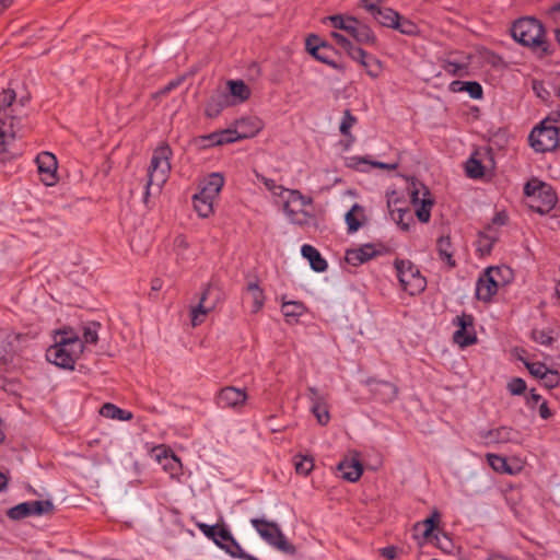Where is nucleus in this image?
<instances>
[{
	"mask_svg": "<svg viewBox=\"0 0 560 560\" xmlns=\"http://www.w3.org/2000/svg\"><path fill=\"white\" fill-rule=\"evenodd\" d=\"M245 299L252 304V313L259 312L265 304V294L256 281L248 282L245 289Z\"/></svg>",
	"mask_w": 560,
	"mask_h": 560,
	"instance_id": "obj_24",
	"label": "nucleus"
},
{
	"mask_svg": "<svg viewBox=\"0 0 560 560\" xmlns=\"http://www.w3.org/2000/svg\"><path fill=\"white\" fill-rule=\"evenodd\" d=\"M464 92L468 93L474 100L481 98L483 94L482 86L476 81L466 82Z\"/></svg>",
	"mask_w": 560,
	"mask_h": 560,
	"instance_id": "obj_53",
	"label": "nucleus"
},
{
	"mask_svg": "<svg viewBox=\"0 0 560 560\" xmlns=\"http://www.w3.org/2000/svg\"><path fill=\"white\" fill-rule=\"evenodd\" d=\"M224 176L219 172H213L202 178L198 184V190L214 199L219 198L220 191L224 186Z\"/></svg>",
	"mask_w": 560,
	"mask_h": 560,
	"instance_id": "obj_22",
	"label": "nucleus"
},
{
	"mask_svg": "<svg viewBox=\"0 0 560 560\" xmlns=\"http://www.w3.org/2000/svg\"><path fill=\"white\" fill-rule=\"evenodd\" d=\"M538 410H539V416L547 420L549 419L551 416H552V412L551 410L549 409L548 407V404L546 400H542L540 404H539V407H538Z\"/></svg>",
	"mask_w": 560,
	"mask_h": 560,
	"instance_id": "obj_63",
	"label": "nucleus"
},
{
	"mask_svg": "<svg viewBox=\"0 0 560 560\" xmlns=\"http://www.w3.org/2000/svg\"><path fill=\"white\" fill-rule=\"evenodd\" d=\"M233 539H234V537L231 534L230 529L228 527H225V526H221L218 529V535H217V538L214 539V544L220 549H222V546H224V544H228V542H230Z\"/></svg>",
	"mask_w": 560,
	"mask_h": 560,
	"instance_id": "obj_50",
	"label": "nucleus"
},
{
	"mask_svg": "<svg viewBox=\"0 0 560 560\" xmlns=\"http://www.w3.org/2000/svg\"><path fill=\"white\" fill-rule=\"evenodd\" d=\"M487 462L489 466L497 472L513 475L514 470L509 466L505 457L497 454H487Z\"/></svg>",
	"mask_w": 560,
	"mask_h": 560,
	"instance_id": "obj_37",
	"label": "nucleus"
},
{
	"mask_svg": "<svg viewBox=\"0 0 560 560\" xmlns=\"http://www.w3.org/2000/svg\"><path fill=\"white\" fill-rule=\"evenodd\" d=\"M329 46L324 42H319L318 37L313 36L306 39V50L314 56L316 59L330 63L328 56H322V50H328Z\"/></svg>",
	"mask_w": 560,
	"mask_h": 560,
	"instance_id": "obj_34",
	"label": "nucleus"
},
{
	"mask_svg": "<svg viewBox=\"0 0 560 560\" xmlns=\"http://www.w3.org/2000/svg\"><path fill=\"white\" fill-rule=\"evenodd\" d=\"M248 399L247 392L235 386L221 388L214 398L215 405L221 409H231L241 412Z\"/></svg>",
	"mask_w": 560,
	"mask_h": 560,
	"instance_id": "obj_13",
	"label": "nucleus"
},
{
	"mask_svg": "<svg viewBox=\"0 0 560 560\" xmlns=\"http://www.w3.org/2000/svg\"><path fill=\"white\" fill-rule=\"evenodd\" d=\"M394 30L408 36L418 34V26L412 21L405 19L401 15H399L398 22L396 23Z\"/></svg>",
	"mask_w": 560,
	"mask_h": 560,
	"instance_id": "obj_44",
	"label": "nucleus"
},
{
	"mask_svg": "<svg viewBox=\"0 0 560 560\" xmlns=\"http://www.w3.org/2000/svg\"><path fill=\"white\" fill-rule=\"evenodd\" d=\"M294 466L296 474L307 476L314 468V460L310 456L299 455L294 457Z\"/></svg>",
	"mask_w": 560,
	"mask_h": 560,
	"instance_id": "obj_42",
	"label": "nucleus"
},
{
	"mask_svg": "<svg viewBox=\"0 0 560 560\" xmlns=\"http://www.w3.org/2000/svg\"><path fill=\"white\" fill-rule=\"evenodd\" d=\"M83 352V343L72 329L57 331L55 343L46 351V359L56 366L72 370Z\"/></svg>",
	"mask_w": 560,
	"mask_h": 560,
	"instance_id": "obj_1",
	"label": "nucleus"
},
{
	"mask_svg": "<svg viewBox=\"0 0 560 560\" xmlns=\"http://www.w3.org/2000/svg\"><path fill=\"white\" fill-rule=\"evenodd\" d=\"M524 192L527 206L537 213H548L557 203V196L552 188L537 179L529 180L524 187Z\"/></svg>",
	"mask_w": 560,
	"mask_h": 560,
	"instance_id": "obj_6",
	"label": "nucleus"
},
{
	"mask_svg": "<svg viewBox=\"0 0 560 560\" xmlns=\"http://www.w3.org/2000/svg\"><path fill=\"white\" fill-rule=\"evenodd\" d=\"M378 254L380 252L373 244H363L359 247L347 249L345 258L349 265L357 267L371 260Z\"/></svg>",
	"mask_w": 560,
	"mask_h": 560,
	"instance_id": "obj_21",
	"label": "nucleus"
},
{
	"mask_svg": "<svg viewBox=\"0 0 560 560\" xmlns=\"http://www.w3.org/2000/svg\"><path fill=\"white\" fill-rule=\"evenodd\" d=\"M559 130L557 127L547 126L540 122L529 133V142L537 152H547L553 150L558 145Z\"/></svg>",
	"mask_w": 560,
	"mask_h": 560,
	"instance_id": "obj_12",
	"label": "nucleus"
},
{
	"mask_svg": "<svg viewBox=\"0 0 560 560\" xmlns=\"http://www.w3.org/2000/svg\"><path fill=\"white\" fill-rule=\"evenodd\" d=\"M187 248V238L184 235L176 236L174 240V249L176 250L177 255H183Z\"/></svg>",
	"mask_w": 560,
	"mask_h": 560,
	"instance_id": "obj_59",
	"label": "nucleus"
},
{
	"mask_svg": "<svg viewBox=\"0 0 560 560\" xmlns=\"http://www.w3.org/2000/svg\"><path fill=\"white\" fill-rule=\"evenodd\" d=\"M217 199L211 196L205 195L198 190L192 196V206L198 217L206 219L213 214L214 212V202Z\"/></svg>",
	"mask_w": 560,
	"mask_h": 560,
	"instance_id": "obj_23",
	"label": "nucleus"
},
{
	"mask_svg": "<svg viewBox=\"0 0 560 560\" xmlns=\"http://www.w3.org/2000/svg\"><path fill=\"white\" fill-rule=\"evenodd\" d=\"M359 44L373 45L376 36L370 26L359 22L355 33L352 37Z\"/></svg>",
	"mask_w": 560,
	"mask_h": 560,
	"instance_id": "obj_38",
	"label": "nucleus"
},
{
	"mask_svg": "<svg viewBox=\"0 0 560 560\" xmlns=\"http://www.w3.org/2000/svg\"><path fill=\"white\" fill-rule=\"evenodd\" d=\"M361 164H370L374 167H378V168H385V170H395L397 167V163H383V162H378V161H368L366 159L364 158H360V156H351L348 159V163L347 165L350 166V167H353L355 170H362L361 168Z\"/></svg>",
	"mask_w": 560,
	"mask_h": 560,
	"instance_id": "obj_40",
	"label": "nucleus"
},
{
	"mask_svg": "<svg viewBox=\"0 0 560 560\" xmlns=\"http://www.w3.org/2000/svg\"><path fill=\"white\" fill-rule=\"evenodd\" d=\"M440 521H441V515L435 510L431 513V515L428 518L423 520L422 522L416 523L413 528L416 532H421L422 537L424 539H428L432 535V533L434 532L436 526L439 525Z\"/></svg>",
	"mask_w": 560,
	"mask_h": 560,
	"instance_id": "obj_31",
	"label": "nucleus"
},
{
	"mask_svg": "<svg viewBox=\"0 0 560 560\" xmlns=\"http://www.w3.org/2000/svg\"><path fill=\"white\" fill-rule=\"evenodd\" d=\"M457 329L454 332L453 339L460 347L474 345L477 340L474 330V318L471 315L462 314L454 319Z\"/></svg>",
	"mask_w": 560,
	"mask_h": 560,
	"instance_id": "obj_15",
	"label": "nucleus"
},
{
	"mask_svg": "<svg viewBox=\"0 0 560 560\" xmlns=\"http://www.w3.org/2000/svg\"><path fill=\"white\" fill-rule=\"evenodd\" d=\"M374 19L383 26L395 28L398 22L399 13L390 8H376V10H368Z\"/></svg>",
	"mask_w": 560,
	"mask_h": 560,
	"instance_id": "obj_29",
	"label": "nucleus"
},
{
	"mask_svg": "<svg viewBox=\"0 0 560 560\" xmlns=\"http://www.w3.org/2000/svg\"><path fill=\"white\" fill-rule=\"evenodd\" d=\"M443 70L451 75H459L466 70V67L459 62L446 61L443 65Z\"/></svg>",
	"mask_w": 560,
	"mask_h": 560,
	"instance_id": "obj_58",
	"label": "nucleus"
},
{
	"mask_svg": "<svg viewBox=\"0 0 560 560\" xmlns=\"http://www.w3.org/2000/svg\"><path fill=\"white\" fill-rule=\"evenodd\" d=\"M487 444L514 443L520 444L522 441L521 433L511 427H500L488 430L481 434Z\"/></svg>",
	"mask_w": 560,
	"mask_h": 560,
	"instance_id": "obj_18",
	"label": "nucleus"
},
{
	"mask_svg": "<svg viewBox=\"0 0 560 560\" xmlns=\"http://www.w3.org/2000/svg\"><path fill=\"white\" fill-rule=\"evenodd\" d=\"M210 291H211V289L207 288L203 291L198 305L192 307V310H191L190 315H191V324H192L194 327L202 324L205 322V319H206V316L213 308V305H208L207 304V298L210 294Z\"/></svg>",
	"mask_w": 560,
	"mask_h": 560,
	"instance_id": "obj_25",
	"label": "nucleus"
},
{
	"mask_svg": "<svg viewBox=\"0 0 560 560\" xmlns=\"http://www.w3.org/2000/svg\"><path fill=\"white\" fill-rule=\"evenodd\" d=\"M98 328L100 324L92 322L83 327V339H81L82 343L86 345H96L98 341Z\"/></svg>",
	"mask_w": 560,
	"mask_h": 560,
	"instance_id": "obj_43",
	"label": "nucleus"
},
{
	"mask_svg": "<svg viewBox=\"0 0 560 560\" xmlns=\"http://www.w3.org/2000/svg\"><path fill=\"white\" fill-rule=\"evenodd\" d=\"M15 100L13 90L0 93V155L7 152V147L14 139V118L10 115V106Z\"/></svg>",
	"mask_w": 560,
	"mask_h": 560,
	"instance_id": "obj_10",
	"label": "nucleus"
},
{
	"mask_svg": "<svg viewBox=\"0 0 560 560\" xmlns=\"http://www.w3.org/2000/svg\"><path fill=\"white\" fill-rule=\"evenodd\" d=\"M328 21L334 28L341 30L351 37H353L360 22L357 19L347 15H331L328 18Z\"/></svg>",
	"mask_w": 560,
	"mask_h": 560,
	"instance_id": "obj_30",
	"label": "nucleus"
},
{
	"mask_svg": "<svg viewBox=\"0 0 560 560\" xmlns=\"http://www.w3.org/2000/svg\"><path fill=\"white\" fill-rule=\"evenodd\" d=\"M345 220L348 226V232H357L366 220L363 207H361L358 203H354L351 207V209L346 213Z\"/></svg>",
	"mask_w": 560,
	"mask_h": 560,
	"instance_id": "obj_26",
	"label": "nucleus"
},
{
	"mask_svg": "<svg viewBox=\"0 0 560 560\" xmlns=\"http://www.w3.org/2000/svg\"><path fill=\"white\" fill-rule=\"evenodd\" d=\"M540 381L547 388H556L560 384V373L557 370L549 369Z\"/></svg>",
	"mask_w": 560,
	"mask_h": 560,
	"instance_id": "obj_48",
	"label": "nucleus"
},
{
	"mask_svg": "<svg viewBox=\"0 0 560 560\" xmlns=\"http://www.w3.org/2000/svg\"><path fill=\"white\" fill-rule=\"evenodd\" d=\"M508 389L512 395H522L526 390V383L521 377H514L508 383Z\"/></svg>",
	"mask_w": 560,
	"mask_h": 560,
	"instance_id": "obj_51",
	"label": "nucleus"
},
{
	"mask_svg": "<svg viewBox=\"0 0 560 560\" xmlns=\"http://www.w3.org/2000/svg\"><path fill=\"white\" fill-rule=\"evenodd\" d=\"M532 337L535 342L542 346H550L553 341V338L550 336V334L545 330L535 329L533 330Z\"/></svg>",
	"mask_w": 560,
	"mask_h": 560,
	"instance_id": "obj_56",
	"label": "nucleus"
},
{
	"mask_svg": "<svg viewBox=\"0 0 560 560\" xmlns=\"http://www.w3.org/2000/svg\"><path fill=\"white\" fill-rule=\"evenodd\" d=\"M394 267L400 287L410 295H416L424 291L427 280L421 275L419 268L408 259H395Z\"/></svg>",
	"mask_w": 560,
	"mask_h": 560,
	"instance_id": "obj_9",
	"label": "nucleus"
},
{
	"mask_svg": "<svg viewBox=\"0 0 560 560\" xmlns=\"http://www.w3.org/2000/svg\"><path fill=\"white\" fill-rule=\"evenodd\" d=\"M541 122H544L547 126L557 127V130H560V107L558 112L551 113Z\"/></svg>",
	"mask_w": 560,
	"mask_h": 560,
	"instance_id": "obj_60",
	"label": "nucleus"
},
{
	"mask_svg": "<svg viewBox=\"0 0 560 560\" xmlns=\"http://www.w3.org/2000/svg\"><path fill=\"white\" fill-rule=\"evenodd\" d=\"M393 220L402 231H409L413 224L412 214L408 209L397 208L390 211Z\"/></svg>",
	"mask_w": 560,
	"mask_h": 560,
	"instance_id": "obj_36",
	"label": "nucleus"
},
{
	"mask_svg": "<svg viewBox=\"0 0 560 560\" xmlns=\"http://www.w3.org/2000/svg\"><path fill=\"white\" fill-rule=\"evenodd\" d=\"M465 83H466V82L457 81V80H456V81H453V82H451V84H450V91H451V92H454V93L464 92Z\"/></svg>",
	"mask_w": 560,
	"mask_h": 560,
	"instance_id": "obj_64",
	"label": "nucleus"
},
{
	"mask_svg": "<svg viewBox=\"0 0 560 560\" xmlns=\"http://www.w3.org/2000/svg\"><path fill=\"white\" fill-rule=\"evenodd\" d=\"M528 372L536 378L541 380L549 371V368L541 362H525Z\"/></svg>",
	"mask_w": 560,
	"mask_h": 560,
	"instance_id": "obj_47",
	"label": "nucleus"
},
{
	"mask_svg": "<svg viewBox=\"0 0 560 560\" xmlns=\"http://www.w3.org/2000/svg\"><path fill=\"white\" fill-rule=\"evenodd\" d=\"M349 57L357 61L365 69L366 74L372 79H377L383 72V62L373 55L368 54L360 47H354L349 54Z\"/></svg>",
	"mask_w": 560,
	"mask_h": 560,
	"instance_id": "obj_16",
	"label": "nucleus"
},
{
	"mask_svg": "<svg viewBox=\"0 0 560 560\" xmlns=\"http://www.w3.org/2000/svg\"><path fill=\"white\" fill-rule=\"evenodd\" d=\"M408 191L418 220L422 223L429 222L434 201L428 187L418 180H411L408 185Z\"/></svg>",
	"mask_w": 560,
	"mask_h": 560,
	"instance_id": "obj_11",
	"label": "nucleus"
},
{
	"mask_svg": "<svg viewBox=\"0 0 560 560\" xmlns=\"http://www.w3.org/2000/svg\"><path fill=\"white\" fill-rule=\"evenodd\" d=\"M252 129L245 130L243 129L244 121H236L235 127L224 129L221 131L212 132L207 136L200 137L199 141L202 147H213V145H222L225 143H232L240 139L250 138L257 135L261 128L262 124L260 120H250Z\"/></svg>",
	"mask_w": 560,
	"mask_h": 560,
	"instance_id": "obj_8",
	"label": "nucleus"
},
{
	"mask_svg": "<svg viewBox=\"0 0 560 560\" xmlns=\"http://www.w3.org/2000/svg\"><path fill=\"white\" fill-rule=\"evenodd\" d=\"M152 456L171 478L177 480L180 478L183 475V465L171 450L166 448L164 445H159L152 450Z\"/></svg>",
	"mask_w": 560,
	"mask_h": 560,
	"instance_id": "obj_14",
	"label": "nucleus"
},
{
	"mask_svg": "<svg viewBox=\"0 0 560 560\" xmlns=\"http://www.w3.org/2000/svg\"><path fill=\"white\" fill-rule=\"evenodd\" d=\"M281 311L285 318L298 319L304 315L306 307L302 302L289 301L282 303Z\"/></svg>",
	"mask_w": 560,
	"mask_h": 560,
	"instance_id": "obj_39",
	"label": "nucleus"
},
{
	"mask_svg": "<svg viewBox=\"0 0 560 560\" xmlns=\"http://www.w3.org/2000/svg\"><path fill=\"white\" fill-rule=\"evenodd\" d=\"M511 35L515 42L539 56L549 52L545 27L534 18H521L515 21L511 27Z\"/></svg>",
	"mask_w": 560,
	"mask_h": 560,
	"instance_id": "obj_2",
	"label": "nucleus"
},
{
	"mask_svg": "<svg viewBox=\"0 0 560 560\" xmlns=\"http://www.w3.org/2000/svg\"><path fill=\"white\" fill-rule=\"evenodd\" d=\"M28 503L27 502H24V503H21L14 508H12L10 511H9V516L13 520H19V518H23V517H26V516H30L31 515V512H30V509H28Z\"/></svg>",
	"mask_w": 560,
	"mask_h": 560,
	"instance_id": "obj_52",
	"label": "nucleus"
},
{
	"mask_svg": "<svg viewBox=\"0 0 560 560\" xmlns=\"http://www.w3.org/2000/svg\"><path fill=\"white\" fill-rule=\"evenodd\" d=\"M228 106V96L218 94L212 96L206 104L205 114L209 118L217 117Z\"/></svg>",
	"mask_w": 560,
	"mask_h": 560,
	"instance_id": "obj_33",
	"label": "nucleus"
},
{
	"mask_svg": "<svg viewBox=\"0 0 560 560\" xmlns=\"http://www.w3.org/2000/svg\"><path fill=\"white\" fill-rule=\"evenodd\" d=\"M466 173L470 178H479V177L483 176L485 168L479 160L471 156L466 162Z\"/></svg>",
	"mask_w": 560,
	"mask_h": 560,
	"instance_id": "obj_46",
	"label": "nucleus"
},
{
	"mask_svg": "<svg viewBox=\"0 0 560 560\" xmlns=\"http://www.w3.org/2000/svg\"><path fill=\"white\" fill-rule=\"evenodd\" d=\"M100 413L108 419H115L120 421H129L132 419V412L121 409L114 404L106 402L102 406Z\"/></svg>",
	"mask_w": 560,
	"mask_h": 560,
	"instance_id": "obj_32",
	"label": "nucleus"
},
{
	"mask_svg": "<svg viewBox=\"0 0 560 560\" xmlns=\"http://www.w3.org/2000/svg\"><path fill=\"white\" fill-rule=\"evenodd\" d=\"M308 399L311 401V411L315 416L317 422L326 425L330 420V415L326 401V397L315 387L308 388Z\"/></svg>",
	"mask_w": 560,
	"mask_h": 560,
	"instance_id": "obj_19",
	"label": "nucleus"
},
{
	"mask_svg": "<svg viewBox=\"0 0 560 560\" xmlns=\"http://www.w3.org/2000/svg\"><path fill=\"white\" fill-rule=\"evenodd\" d=\"M222 550H224L231 557L238 558V559L241 558V556L245 551L242 548V546L236 541L235 538L233 540H231L230 542L224 544V546H222Z\"/></svg>",
	"mask_w": 560,
	"mask_h": 560,
	"instance_id": "obj_54",
	"label": "nucleus"
},
{
	"mask_svg": "<svg viewBox=\"0 0 560 560\" xmlns=\"http://www.w3.org/2000/svg\"><path fill=\"white\" fill-rule=\"evenodd\" d=\"M512 280L513 271L510 267H488L476 282V298L488 303L498 293L500 288L505 287Z\"/></svg>",
	"mask_w": 560,
	"mask_h": 560,
	"instance_id": "obj_5",
	"label": "nucleus"
},
{
	"mask_svg": "<svg viewBox=\"0 0 560 560\" xmlns=\"http://www.w3.org/2000/svg\"><path fill=\"white\" fill-rule=\"evenodd\" d=\"M197 528L208 538L214 542V539L218 535V529L221 527L220 525H208L202 522H196Z\"/></svg>",
	"mask_w": 560,
	"mask_h": 560,
	"instance_id": "obj_49",
	"label": "nucleus"
},
{
	"mask_svg": "<svg viewBox=\"0 0 560 560\" xmlns=\"http://www.w3.org/2000/svg\"><path fill=\"white\" fill-rule=\"evenodd\" d=\"M541 400V396L535 393L534 389L529 392V395L526 398V404L529 408H534L537 406Z\"/></svg>",
	"mask_w": 560,
	"mask_h": 560,
	"instance_id": "obj_61",
	"label": "nucleus"
},
{
	"mask_svg": "<svg viewBox=\"0 0 560 560\" xmlns=\"http://www.w3.org/2000/svg\"><path fill=\"white\" fill-rule=\"evenodd\" d=\"M40 180L46 186H52L57 182L58 162L56 156L47 151L40 152L36 158Z\"/></svg>",
	"mask_w": 560,
	"mask_h": 560,
	"instance_id": "obj_17",
	"label": "nucleus"
},
{
	"mask_svg": "<svg viewBox=\"0 0 560 560\" xmlns=\"http://www.w3.org/2000/svg\"><path fill=\"white\" fill-rule=\"evenodd\" d=\"M265 186L273 195L284 198L283 210L292 223L303 225L310 222L312 215L304 208L312 205L311 197L302 195L299 190L285 189L273 179H265Z\"/></svg>",
	"mask_w": 560,
	"mask_h": 560,
	"instance_id": "obj_3",
	"label": "nucleus"
},
{
	"mask_svg": "<svg viewBox=\"0 0 560 560\" xmlns=\"http://www.w3.org/2000/svg\"><path fill=\"white\" fill-rule=\"evenodd\" d=\"M331 37L347 54L355 47L345 35L338 32H332Z\"/></svg>",
	"mask_w": 560,
	"mask_h": 560,
	"instance_id": "obj_57",
	"label": "nucleus"
},
{
	"mask_svg": "<svg viewBox=\"0 0 560 560\" xmlns=\"http://www.w3.org/2000/svg\"><path fill=\"white\" fill-rule=\"evenodd\" d=\"M250 524L269 546L287 555L296 553L295 546L287 539L277 523L266 518H252Z\"/></svg>",
	"mask_w": 560,
	"mask_h": 560,
	"instance_id": "obj_7",
	"label": "nucleus"
},
{
	"mask_svg": "<svg viewBox=\"0 0 560 560\" xmlns=\"http://www.w3.org/2000/svg\"><path fill=\"white\" fill-rule=\"evenodd\" d=\"M357 121V117L353 116L349 109H346L340 121L339 131L342 136L349 138L351 142H353L354 137L351 135L350 129Z\"/></svg>",
	"mask_w": 560,
	"mask_h": 560,
	"instance_id": "obj_41",
	"label": "nucleus"
},
{
	"mask_svg": "<svg viewBox=\"0 0 560 560\" xmlns=\"http://www.w3.org/2000/svg\"><path fill=\"white\" fill-rule=\"evenodd\" d=\"M342 479L349 482L358 481L363 474V466L358 453L352 457H345L337 466Z\"/></svg>",
	"mask_w": 560,
	"mask_h": 560,
	"instance_id": "obj_20",
	"label": "nucleus"
},
{
	"mask_svg": "<svg viewBox=\"0 0 560 560\" xmlns=\"http://www.w3.org/2000/svg\"><path fill=\"white\" fill-rule=\"evenodd\" d=\"M228 86L231 95L235 98L237 103H243L247 101L250 96L249 88L242 80H230L228 82Z\"/></svg>",
	"mask_w": 560,
	"mask_h": 560,
	"instance_id": "obj_35",
	"label": "nucleus"
},
{
	"mask_svg": "<svg viewBox=\"0 0 560 560\" xmlns=\"http://www.w3.org/2000/svg\"><path fill=\"white\" fill-rule=\"evenodd\" d=\"M28 503V509L31 512V515H43L47 514L52 511L54 505L50 501H31Z\"/></svg>",
	"mask_w": 560,
	"mask_h": 560,
	"instance_id": "obj_45",
	"label": "nucleus"
},
{
	"mask_svg": "<svg viewBox=\"0 0 560 560\" xmlns=\"http://www.w3.org/2000/svg\"><path fill=\"white\" fill-rule=\"evenodd\" d=\"M386 0H361L360 5L368 10H376V8L380 7L381 3L385 2Z\"/></svg>",
	"mask_w": 560,
	"mask_h": 560,
	"instance_id": "obj_62",
	"label": "nucleus"
},
{
	"mask_svg": "<svg viewBox=\"0 0 560 560\" xmlns=\"http://www.w3.org/2000/svg\"><path fill=\"white\" fill-rule=\"evenodd\" d=\"M301 253L303 257L310 261L313 270L323 272L327 269V261L314 246L304 244L301 248Z\"/></svg>",
	"mask_w": 560,
	"mask_h": 560,
	"instance_id": "obj_27",
	"label": "nucleus"
},
{
	"mask_svg": "<svg viewBox=\"0 0 560 560\" xmlns=\"http://www.w3.org/2000/svg\"><path fill=\"white\" fill-rule=\"evenodd\" d=\"M173 151L167 143H161L153 151L150 165L148 168V182L144 191V202H147L150 189L154 188L161 191L164 184L167 182L171 174V159Z\"/></svg>",
	"mask_w": 560,
	"mask_h": 560,
	"instance_id": "obj_4",
	"label": "nucleus"
},
{
	"mask_svg": "<svg viewBox=\"0 0 560 560\" xmlns=\"http://www.w3.org/2000/svg\"><path fill=\"white\" fill-rule=\"evenodd\" d=\"M436 250L440 260H442L448 268H454L456 261L454 259V249L450 236H441L436 242Z\"/></svg>",
	"mask_w": 560,
	"mask_h": 560,
	"instance_id": "obj_28",
	"label": "nucleus"
},
{
	"mask_svg": "<svg viewBox=\"0 0 560 560\" xmlns=\"http://www.w3.org/2000/svg\"><path fill=\"white\" fill-rule=\"evenodd\" d=\"M434 540L438 548H440L444 552H452L453 542L445 534L434 535Z\"/></svg>",
	"mask_w": 560,
	"mask_h": 560,
	"instance_id": "obj_55",
	"label": "nucleus"
}]
</instances>
